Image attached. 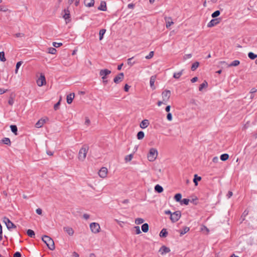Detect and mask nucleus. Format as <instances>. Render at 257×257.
Wrapping results in <instances>:
<instances>
[{
	"label": "nucleus",
	"mask_w": 257,
	"mask_h": 257,
	"mask_svg": "<svg viewBox=\"0 0 257 257\" xmlns=\"http://www.w3.org/2000/svg\"><path fill=\"white\" fill-rule=\"evenodd\" d=\"M64 231L66 232L68 234L72 236L74 234V230L72 227L69 226H65L63 227Z\"/></svg>",
	"instance_id": "4468645a"
},
{
	"label": "nucleus",
	"mask_w": 257,
	"mask_h": 257,
	"mask_svg": "<svg viewBox=\"0 0 257 257\" xmlns=\"http://www.w3.org/2000/svg\"><path fill=\"white\" fill-rule=\"evenodd\" d=\"M106 32V30L102 29H101L99 31V40H101L103 39V35H104Z\"/></svg>",
	"instance_id": "2f4dec72"
},
{
	"label": "nucleus",
	"mask_w": 257,
	"mask_h": 257,
	"mask_svg": "<svg viewBox=\"0 0 257 257\" xmlns=\"http://www.w3.org/2000/svg\"><path fill=\"white\" fill-rule=\"evenodd\" d=\"M149 125V121L148 119L143 120L140 124V126L142 128H146Z\"/></svg>",
	"instance_id": "f3484780"
},
{
	"label": "nucleus",
	"mask_w": 257,
	"mask_h": 257,
	"mask_svg": "<svg viewBox=\"0 0 257 257\" xmlns=\"http://www.w3.org/2000/svg\"><path fill=\"white\" fill-rule=\"evenodd\" d=\"M204 230H205L207 232L208 231V229L207 228V227H206L205 226H204V225H202L201 227V230L202 231H203Z\"/></svg>",
	"instance_id": "052dcab7"
},
{
	"label": "nucleus",
	"mask_w": 257,
	"mask_h": 257,
	"mask_svg": "<svg viewBox=\"0 0 257 257\" xmlns=\"http://www.w3.org/2000/svg\"><path fill=\"white\" fill-rule=\"evenodd\" d=\"M8 11V8L4 6H0V12H7Z\"/></svg>",
	"instance_id": "09e8293b"
},
{
	"label": "nucleus",
	"mask_w": 257,
	"mask_h": 257,
	"mask_svg": "<svg viewBox=\"0 0 257 257\" xmlns=\"http://www.w3.org/2000/svg\"><path fill=\"white\" fill-rule=\"evenodd\" d=\"M168 234V232L167 229L165 228H163L160 233V236L162 237H165L167 236Z\"/></svg>",
	"instance_id": "b1692460"
},
{
	"label": "nucleus",
	"mask_w": 257,
	"mask_h": 257,
	"mask_svg": "<svg viewBox=\"0 0 257 257\" xmlns=\"http://www.w3.org/2000/svg\"><path fill=\"white\" fill-rule=\"evenodd\" d=\"M248 56L250 59L253 60L257 57V55L252 52H249L248 54Z\"/></svg>",
	"instance_id": "c9c22d12"
},
{
	"label": "nucleus",
	"mask_w": 257,
	"mask_h": 257,
	"mask_svg": "<svg viewBox=\"0 0 257 257\" xmlns=\"http://www.w3.org/2000/svg\"><path fill=\"white\" fill-rule=\"evenodd\" d=\"M135 228L136 229V233L137 234H139L141 233V230H140V228L139 226H136Z\"/></svg>",
	"instance_id": "4d7b16f0"
},
{
	"label": "nucleus",
	"mask_w": 257,
	"mask_h": 257,
	"mask_svg": "<svg viewBox=\"0 0 257 257\" xmlns=\"http://www.w3.org/2000/svg\"><path fill=\"white\" fill-rule=\"evenodd\" d=\"M62 45V43H57V42L53 43V46L56 48L59 47Z\"/></svg>",
	"instance_id": "3c124183"
},
{
	"label": "nucleus",
	"mask_w": 257,
	"mask_h": 257,
	"mask_svg": "<svg viewBox=\"0 0 257 257\" xmlns=\"http://www.w3.org/2000/svg\"><path fill=\"white\" fill-rule=\"evenodd\" d=\"M182 195L180 193L176 194L174 196V199L177 202L181 201Z\"/></svg>",
	"instance_id": "c756f323"
},
{
	"label": "nucleus",
	"mask_w": 257,
	"mask_h": 257,
	"mask_svg": "<svg viewBox=\"0 0 257 257\" xmlns=\"http://www.w3.org/2000/svg\"><path fill=\"white\" fill-rule=\"evenodd\" d=\"M167 119L169 121H172V115L171 113H168L167 115Z\"/></svg>",
	"instance_id": "864d4df0"
},
{
	"label": "nucleus",
	"mask_w": 257,
	"mask_h": 257,
	"mask_svg": "<svg viewBox=\"0 0 257 257\" xmlns=\"http://www.w3.org/2000/svg\"><path fill=\"white\" fill-rule=\"evenodd\" d=\"M84 4L87 7H91L94 6V0H84Z\"/></svg>",
	"instance_id": "6ab92c4d"
},
{
	"label": "nucleus",
	"mask_w": 257,
	"mask_h": 257,
	"mask_svg": "<svg viewBox=\"0 0 257 257\" xmlns=\"http://www.w3.org/2000/svg\"><path fill=\"white\" fill-rule=\"evenodd\" d=\"M15 36H16V37H24V34H23V33H17V34L15 35Z\"/></svg>",
	"instance_id": "680f3d73"
},
{
	"label": "nucleus",
	"mask_w": 257,
	"mask_h": 257,
	"mask_svg": "<svg viewBox=\"0 0 257 257\" xmlns=\"http://www.w3.org/2000/svg\"><path fill=\"white\" fill-rule=\"evenodd\" d=\"M36 213H37V214H38L39 215H41V214H42V209H40V208H38V209H36Z\"/></svg>",
	"instance_id": "e2e57ef3"
},
{
	"label": "nucleus",
	"mask_w": 257,
	"mask_h": 257,
	"mask_svg": "<svg viewBox=\"0 0 257 257\" xmlns=\"http://www.w3.org/2000/svg\"><path fill=\"white\" fill-rule=\"evenodd\" d=\"M232 192L230 191H228V193L226 195V196L228 198H230L232 196Z\"/></svg>",
	"instance_id": "0e129e2a"
},
{
	"label": "nucleus",
	"mask_w": 257,
	"mask_h": 257,
	"mask_svg": "<svg viewBox=\"0 0 257 257\" xmlns=\"http://www.w3.org/2000/svg\"><path fill=\"white\" fill-rule=\"evenodd\" d=\"M189 231V228L188 227H185L183 229L180 231V235H183Z\"/></svg>",
	"instance_id": "4c0bfd02"
},
{
	"label": "nucleus",
	"mask_w": 257,
	"mask_h": 257,
	"mask_svg": "<svg viewBox=\"0 0 257 257\" xmlns=\"http://www.w3.org/2000/svg\"><path fill=\"white\" fill-rule=\"evenodd\" d=\"M90 121L88 117H86L85 121V124L88 125L90 124Z\"/></svg>",
	"instance_id": "bf43d9fd"
},
{
	"label": "nucleus",
	"mask_w": 257,
	"mask_h": 257,
	"mask_svg": "<svg viewBox=\"0 0 257 257\" xmlns=\"http://www.w3.org/2000/svg\"><path fill=\"white\" fill-rule=\"evenodd\" d=\"M107 174V169L105 167H102L98 172L99 176L102 178L106 177Z\"/></svg>",
	"instance_id": "9b49d317"
},
{
	"label": "nucleus",
	"mask_w": 257,
	"mask_h": 257,
	"mask_svg": "<svg viewBox=\"0 0 257 257\" xmlns=\"http://www.w3.org/2000/svg\"><path fill=\"white\" fill-rule=\"evenodd\" d=\"M201 179V177L198 176L197 174H195L194 175V179H193V182H194L195 186H197L198 185V181H200Z\"/></svg>",
	"instance_id": "393cba45"
},
{
	"label": "nucleus",
	"mask_w": 257,
	"mask_h": 257,
	"mask_svg": "<svg viewBox=\"0 0 257 257\" xmlns=\"http://www.w3.org/2000/svg\"><path fill=\"white\" fill-rule=\"evenodd\" d=\"M208 85L207 81L205 80L200 85L199 87V90L200 91H202L204 88H206L208 87Z\"/></svg>",
	"instance_id": "412c9836"
},
{
	"label": "nucleus",
	"mask_w": 257,
	"mask_h": 257,
	"mask_svg": "<svg viewBox=\"0 0 257 257\" xmlns=\"http://www.w3.org/2000/svg\"><path fill=\"white\" fill-rule=\"evenodd\" d=\"M90 228L91 231L94 233H98L100 231V229L99 224L95 222L90 223Z\"/></svg>",
	"instance_id": "39448f33"
},
{
	"label": "nucleus",
	"mask_w": 257,
	"mask_h": 257,
	"mask_svg": "<svg viewBox=\"0 0 257 257\" xmlns=\"http://www.w3.org/2000/svg\"><path fill=\"white\" fill-rule=\"evenodd\" d=\"M14 257H21V254L19 252H16L14 253Z\"/></svg>",
	"instance_id": "69168bd1"
},
{
	"label": "nucleus",
	"mask_w": 257,
	"mask_h": 257,
	"mask_svg": "<svg viewBox=\"0 0 257 257\" xmlns=\"http://www.w3.org/2000/svg\"><path fill=\"white\" fill-rule=\"evenodd\" d=\"M64 15H63V18L66 21V23L69 22L70 20V13L68 10L65 9L64 10Z\"/></svg>",
	"instance_id": "dca6fc26"
},
{
	"label": "nucleus",
	"mask_w": 257,
	"mask_h": 257,
	"mask_svg": "<svg viewBox=\"0 0 257 257\" xmlns=\"http://www.w3.org/2000/svg\"><path fill=\"white\" fill-rule=\"evenodd\" d=\"M239 63L240 62L238 60H234L229 65V66H237L239 64Z\"/></svg>",
	"instance_id": "f704fd0d"
},
{
	"label": "nucleus",
	"mask_w": 257,
	"mask_h": 257,
	"mask_svg": "<svg viewBox=\"0 0 257 257\" xmlns=\"http://www.w3.org/2000/svg\"><path fill=\"white\" fill-rule=\"evenodd\" d=\"M3 238V230H2V226L0 223V241Z\"/></svg>",
	"instance_id": "13d9d810"
},
{
	"label": "nucleus",
	"mask_w": 257,
	"mask_h": 257,
	"mask_svg": "<svg viewBox=\"0 0 257 257\" xmlns=\"http://www.w3.org/2000/svg\"><path fill=\"white\" fill-rule=\"evenodd\" d=\"M220 18H216L211 20L210 21V27L217 25L220 22Z\"/></svg>",
	"instance_id": "2eb2a0df"
},
{
	"label": "nucleus",
	"mask_w": 257,
	"mask_h": 257,
	"mask_svg": "<svg viewBox=\"0 0 257 257\" xmlns=\"http://www.w3.org/2000/svg\"><path fill=\"white\" fill-rule=\"evenodd\" d=\"M142 230L144 232H147L149 230V225L147 223H144L142 226Z\"/></svg>",
	"instance_id": "a878e982"
},
{
	"label": "nucleus",
	"mask_w": 257,
	"mask_h": 257,
	"mask_svg": "<svg viewBox=\"0 0 257 257\" xmlns=\"http://www.w3.org/2000/svg\"><path fill=\"white\" fill-rule=\"evenodd\" d=\"M37 83L39 86H42L46 84V79L43 74H40V77L37 80Z\"/></svg>",
	"instance_id": "6e6552de"
},
{
	"label": "nucleus",
	"mask_w": 257,
	"mask_h": 257,
	"mask_svg": "<svg viewBox=\"0 0 257 257\" xmlns=\"http://www.w3.org/2000/svg\"><path fill=\"white\" fill-rule=\"evenodd\" d=\"M89 150V147L86 145H83L80 149L78 153V158L80 161H84L86 158L87 153Z\"/></svg>",
	"instance_id": "f257e3e1"
},
{
	"label": "nucleus",
	"mask_w": 257,
	"mask_h": 257,
	"mask_svg": "<svg viewBox=\"0 0 257 257\" xmlns=\"http://www.w3.org/2000/svg\"><path fill=\"white\" fill-rule=\"evenodd\" d=\"M154 54V53L153 51L150 52V53L149 54V55L145 57L146 59H151V58H152L153 57Z\"/></svg>",
	"instance_id": "8fccbe9b"
},
{
	"label": "nucleus",
	"mask_w": 257,
	"mask_h": 257,
	"mask_svg": "<svg viewBox=\"0 0 257 257\" xmlns=\"http://www.w3.org/2000/svg\"><path fill=\"white\" fill-rule=\"evenodd\" d=\"M75 96L74 93H71L67 96V102L68 104H71Z\"/></svg>",
	"instance_id": "aec40b11"
},
{
	"label": "nucleus",
	"mask_w": 257,
	"mask_h": 257,
	"mask_svg": "<svg viewBox=\"0 0 257 257\" xmlns=\"http://www.w3.org/2000/svg\"><path fill=\"white\" fill-rule=\"evenodd\" d=\"M27 233L31 237H35V232L33 230L31 229H28L27 231Z\"/></svg>",
	"instance_id": "72a5a7b5"
},
{
	"label": "nucleus",
	"mask_w": 257,
	"mask_h": 257,
	"mask_svg": "<svg viewBox=\"0 0 257 257\" xmlns=\"http://www.w3.org/2000/svg\"><path fill=\"white\" fill-rule=\"evenodd\" d=\"M166 27L167 28H169V27H170L173 24V22H172V21L170 18L166 19Z\"/></svg>",
	"instance_id": "bb28decb"
},
{
	"label": "nucleus",
	"mask_w": 257,
	"mask_h": 257,
	"mask_svg": "<svg viewBox=\"0 0 257 257\" xmlns=\"http://www.w3.org/2000/svg\"><path fill=\"white\" fill-rule=\"evenodd\" d=\"M189 199H183L182 200H181V204H184L185 205H188L189 204Z\"/></svg>",
	"instance_id": "de8ad7c7"
},
{
	"label": "nucleus",
	"mask_w": 257,
	"mask_h": 257,
	"mask_svg": "<svg viewBox=\"0 0 257 257\" xmlns=\"http://www.w3.org/2000/svg\"><path fill=\"white\" fill-rule=\"evenodd\" d=\"M170 251L171 250L169 247L166 246L165 245H163L160 248L159 252L161 253V255H163L167 253H169Z\"/></svg>",
	"instance_id": "9d476101"
},
{
	"label": "nucleus",
	"mask_w": 257,
	"mask_h": 257,
	"mask_svg": "<svg viewBox=\"0 0 257 257\" xmlns=\"http://www.w3.org/2000/svg\"><path fill=\"white\" fill-rule=\"evenodd\" d=\"M199 63L198 62H195L191 66V69L192 71H195L199 66Z\"/></svg>",
	"instance_id": "c85d7f7f"
},
{
	"label": "nucleus",
	"mask_w": 257,
	"mask_h": 257,
	"mask_svg": "<svg viewBox=\"0 0 257 257\" xmlns=\"http://www.w3.org/2000/svg\"><path fill=\"white\" fill-rule=\"evenodd\" d=\"M14 103V99L12 97H10L9 101H8V103L11 105H12Z\"/></svg>",
	"instance_id": "5fc2aeb1"
},
{
	"label": "nucleus",
	"mask_w": 257,
	"mask_h": 257,
	"mask_svg": "<svg viewBox=\"0 0 257 257\" xmlns=\"http://www.w3.org/2000/svg\"><path fill=\"white\" fill-rule=\"evenodd\" d=\"M229 158V155L227 154H223L221 155L220 159L223 161H226Z\"/></svg>",
	"instance_id": "473e14b6"
},
{
	"label": "nucleus",
	"mask_w": 257,
	"mask_h": 257,
	"mask_svg": "<svg viewBox=\"0 0 257 257\" xmlns=\"http://www.w3.org/2000/svg\"><path fill=\"white\" fill-rule=\"evenodd\" d=\"M42 240L46 243L49 249H55V244L53 240L47 235H44L42 238Z\"/></svg>",
	"instance_id": "f03ea898"
},
{
	"label": "nucleus",
	"mask_w": 257,
	"mask_h": 257,
	"mask_svg": "<svg viewBox=\"0 0 257 257\" xmlns=\"http://www.w3.org/2000/svg\"><path fill=\"white\" fill-rule=\"evenodd\" d=\"M197 80H198V77H194L192 79H191V81L192 83H194V82H196Z\"/></svg>",
	"instance_id": "774afa93"
},
{
	"label": "nucleus",
	"mask_w": 257,
	"mask_h": 257,
	"mask_svg": "<svg viewBox=\"0 0 257 257\" xmlns=\"http://www.w3.org/2000/svg\"><path fill=\"white\" fill-rule=\"evenodd\" d=\"M184 70L182 69L180 71L178 72H175L173 74V77L175 79H179L181 76L183 74Z\"/></svg>",
	"instance_id": "5701e85b"
},
{
	"label": "nucleus",
	"mask_w": 257,
	"mask_h": 257,
	"mask_svg": "<svg viewBox=\"0 0 257 257\" xmlns=\"http://www.w3.org/2000/svg\"><path fill=\"white\" fill-rule=\"evenodd\" d=\"M48 118L46 117L45 119L41 118L39 119L35 124V126L37 128L41 127L46 122V120H48Z\"/></svg>",
	"instance_id": "ddd939ff"
},
{
	"label": "nucleus",
	"mask_w": 257,
	"mask_h": 257,
	"mask_svg": "<svg viewBox=\"0 0 257 257\" xmlns=\"http://www.w3.org/2000/svg\"><path fill=\"white\" fill-rule=\"evenodd\" d=\"M98 9L100 11H106V5L104 2H101L100 6L98 7Z\"/></svg>",
	"instance_id": "4be33fe9"
},
{
	"label": "nucleus",
	"mask_w": 257,
	"mask_h": 257,
	"mask_svg": "<svg viewBox=\"0 0 257 257\" xmlns=\"http://www.w3.org/2000/svg\"><path fill=\"white\" fill-rule=\"evenodd\" d=\"M144 133L142 131L138 132L137 134V138L138 140H142L144 138Z\"/></svg>",
	"instance_id": "7c9ffc66"
},
{
	"label": "nucleus",
	"mask_w": 257,
	"mask_h": 257,
	"mask_svg": "<svg viewBox=\"0 0 257 257\" xmlns=\"http://www.w3.org/2000/svg\"><path fill=\"white\" fill-rule=\"evenodd\" d=\"M144 221V220L141 218H138L135 220V223L137 224H141L143 223Z\"/></svg>",
	"instance_id": "58836bf2"
},
{
	"label": "nucleus",
	"mask_w": 257,
	"mask_h": 257,
	"mask_svg": "<svg viewBox=\"0 0 257 257\" xmlns=\"http://www.w3.org/2000/svg\"><path fill=\"white\" fill-rule=\"evenodd\" d=\"M22 63H23L22 61H19V62H18L17 63V64H16V70H15V73H18V69H19V67L21 66Z\"/></svg>",
	"instance_id": "a18cd8bd"
},
{
	"label": "nucleus",
	"mask_w": 257,
	"mask_h": 257,
	"mask_svg": "<svg viewBox=\"0 0 257 257\" xmlns=\"http://www.w3.org/2000/svg\"><path fill=\"white\" fill-rule=\"evenodd\" d=\"M171 96V91L168 90H165L162 93V100L164 101V104H166L168 102Z\"/></svg>",
	"instance_id": "20e7f679"
},
{
	"label": "nucleus",
	"mask_w": 257,
	"mask_h": 257,
	"mask_svg": "<svg viewBox=\"0 0 257 257\" xmlns=\"http://www.w3.org/2000/svg\"><path fill=\"white\" fill-rule=\"evenodd\" d=\"M0 60L3 62L6 61V59L5 57V53L3 51L0 52Z\"/></svg>",
	"instance_id": "e433bc0d"
},
{
	"label": "nucleus",
	"mask_w": 257,
	"mask_h": 257,
	"mask_svg": "<svg viewBox=\"0 0 257 257\" xmlns=\"http://www.w3.org/2000/svg\"><path fill=\"white\" fill-rule=\"evenodd\" d=\"M56 49L53 47L48 48V53L51 54H55L56 52Z\"/></svg>",
	"instance_id": "ea45409f"
},
{
	"label": "nucleus",
	"mask_w": 257,
	"mask_h": 257,
	"mask_svg": "<svg viewBox=\"0 0 257 257\" xmlns=\"http://www.w3.org/2000/svg\"><path fill=\"white\" fill-rule=\"evenodd\" d=\"M124 78V74L123 73H119L116 77H115L113 79V81L114 83L117 84L120 82Z\"/></svg>",
	"instance_id": "f8f14e48"
},
{
	"label": "nucleus",
	"mask_w": 257,
	"mask_h": 257,
	"mask_svg": "<svg viewBox=\"0 0 257 257\" xmlns=\"http://www.w3.org/2000/svg\"><path fill=\"white\" fill-rule=\"evenodd\" d=\"M2 142L5 144H6V145H10V144H11L10 140V139L8 138H5L4 139H3Z\"/></svg>",
	"instance_id": "37998d69"
},
{
	"label": "nucleus",
	"mask_w": 257,
	"mask_h": 257,
	"mask_svg": "<svg viewBox=\"0 0 257 257\" xmlns=\"http://www.w3.org/2000/svg\"><path fill=\"white\" fill-rule=\"evenodd\" d=\"M133 58L134 57H132L127 59V64L130 66H132L135 63V62L132 61Z\"/></svg>",
	"instance_id": "49530a36"
},
{
	"label": "nucleus",
	"mask_w": 257,
	"mask_h": 257,
	"mask_svg": "<svg viewBox=\"0 0 257 257\" xmlns=\"http://www.w3.org/2000/svg\"><path fill=\"white\" fill-rule=\"evenodd\" d=\"M8 91V89H4L2 88H0V94H2L3 93H6Z\"/></svg>",
	"instance_id": "338daca9"
},
{
	"label": "nucleus",
	"mask_w": 257,
	"mask_h": 257,
	"mask_svg": "<svg viewBox=\"0 0 257 257\" xmlns=\"http://www.w3.org/2000/svg\"><path fill=\"white\" fill-rule=\"evenodd\" d=\"M192 57V54H186L184 56V60H187L188 59H190Z\"/></svg>",
	"instance_id": "603ef678"
},
{
	"label": "nucleus",
	"mask_w": 257,
	"mask_h": 257,
	"mask_svg": "<svg viewBox=\"0 0 257 257\" xmlns=\"http://www.w3.org/2000/svg\"><path fill=\"white\" fill-rule=\"evenodd\" d=\"M220 14V12L218 10L216 11L215 12L212 14L211 17L213 18H215L218 16H219Z\"/></svg>",
	"instance_id": "a19ab883"
},
{
	"label": "nucleus",
	"mask_w": 257,
	"mask_h": 257,
	"mask_svg": "<svg viewBox=\"0 0 257 257\" xmlns=\"http://www.w3.org/2000/svg\"><path fill=\"white\" fill-rule=\"evenodd\" d=\"M156 79V75L152 76L150 78V86L153 89H155V86L154 84H155Z\"/></svg>",
	"instance_id": "a211bd4d"
},
{
	"label": "nucleus",
	"mask_w": 257,
	"mask_h": 257,
	"mask_svg": "<svg viewBox=\"0 0 257 257\" xmlns=\"http://www.w3.org/2000/svg\"><path fill=\"white\" fill-rule=\"evenodd\" d=\"M155 190L156 191L158 192V193H161L163 191V188L161 186H160L159 185H157L155 187Z\"/></svg>",
	"instance_id": "cd10ccee"
},
{
	"label": "nucleus",
	"mask_w": 257,
	"mask_h": 257,
	"mask_svg": "<svg viewBox=\"0 0 257 257\" xmlns=\"http://www.w3.org/2000/svg\"><path fill=\"white\" fill-rule=\"evenodd\" d=\"M133 157V154H130L129 155H127V156H125V160L126 162L131 161L132 160Z\"/></svg>",
	"instance_id": "c03bdc74"
},
{
	"label": "nucleus",
	"mask_w": 257,
	"mask_h": 257,
	"mask_svg": "<svg viewBox=\"0 0 257 257\" xmlns=\"http://www.w3.org/2000/svg\"><path fill=\"white\" fill-rule=\"evenodd\" d=\"M181 215V212L180 211H175L171 214L170 219L172 222H176L180 219Z\"/></svg>",
	"instance_id": "0eeeda50"
},
{
	"label": "nucleus",
	"mask_w": 257,
	"mask_h": 257,
	"mask_svg": "<svg viewBox=\"0 0 257 257\" xmlns=\"http://www.w3.org/2000/svg\"><path fill=\"white\" fill-rule=\"evenodd\" d=\"M60 101L56 103L54 106V109L55 110H57L59 108V106L60 105Z\"/></svg>",
	"instance_id": "6e6d98bb"
},
{
	"label": "nucleus",
	"mask_w": 257,
	"mask_h": 257,
	"mask_svg": "<svg viewBox=\"0 0 257 257\" xmlns=\"http://www.w3.org/2000/svg\"><path fill=\"white\" fill-rule=\"evenodd\" d=\"M158 155V151L155 148H151L149 150V153L147 155L148 159L150 162L154 161Z\"/></svg>",
	"instance_id": "7ed1b4c3"
},
{
	"label": "nucleus",
	"mask_w": 257,
	"mask_h": 257,
	"mask_svg": "<svg viewBox=\"0 0 257 257\" xmlns=\"http://www.w3.org/2000/svg\"><path fill=\"white\" fill-rule=\"evenodd\" d=\"M111 73V71L108 69H102L99 72V75L102 77L103 80L106 78V76Z\"/></svg>",
	"instance_id": "1a4fd4ad"
},
{
	"label": "nucleus",
	"mask_w": 257,
	"mask_h": 257,
	"mask_svg": "<svg viewBox=\"0 0 257 257\" xmlns=\"http://www.w3.org/2000/svg\"><path fill=\"white\" fill-rule=\"evenodd\" d=\"M3 221L6 224L8 229L10 230L13 228H16V226L8 218L6 217H4Z\"/></svg>",
	"instance_id": "423d86ee"
},
{
	"label": "nucleus",
	"mask_w": 257,
	"mask_h": 257,
	"mask_svg": "<svg viewBox=\"0 0 257 257\" xmlns=\"http://www.w3.org/2000/svg\"><path fill=\"white\" fill-rule=\"evenodd\" d=\"M10 127H11L12 132L13 133H15V134H16V133L18 131L17 126L15 125H11L10 126Z\"/></svg>",
	"instance_id": "79ce46f5"
}]
</instances>
